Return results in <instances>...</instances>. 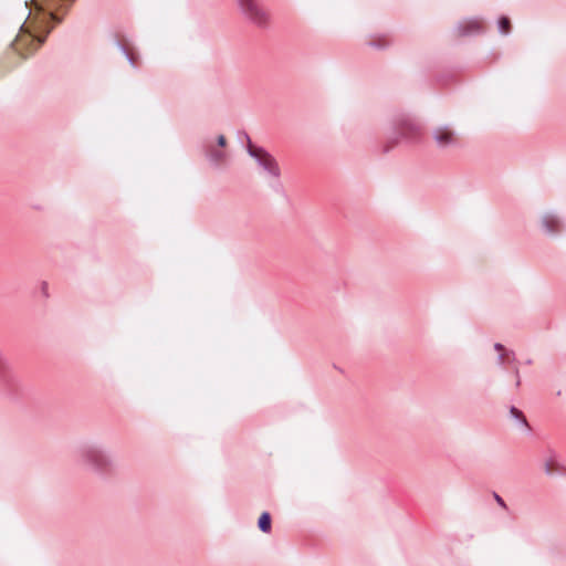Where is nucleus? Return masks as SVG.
<instances>
[{"label": "nucleus", "instance_id": "9d476101", "mask_svg": "<svg viewBox=\"0 0 566 566\" xmlns=\"http://www.w3.org/2000/svg\"><path fill=\"white\" fill-rule=\"evenodd\" d=\"M544 471L547 475L562 474L565 471L564 465L559 461L558 454L549 450L544 463Z\"/></svg>", "mask_w": 566, "mask_h": 566}, {"label": "nucleus", "instance_id": "423d86ee", "mask_svg": "<svg viewBox=\"0 0 566 566\" xmlns=\"http://www.w3.org/2000/svg\"><path fill=\"white\" fill-rule=\"evenodd\" d=\"M541 230L549 237H556L563 231V220L554 211H547L541 217Z\"/></svg>", "mask_w": 566, "mask_h": 566}, {"label": "nucleus", "instance_id": "f03ea898", "mask_svg": "<svg viewBox=\"0 0 566 566\" xmlns=\"http://www.w3.org/2000/svg\"><path fill=\"white\" fill-rule=\"evenodd\" d=\"M247 140V153L254 159L258 167L270 179V185L275 192L283 191L281 184V168L275 157L269 153L264 147L253 145L250 136L243 133Z\"/></svg>", "mask_w": 566, "mask_h": 566}, {"label": "nucleus", "instance_id": "ddd939ff", "mask_svg": "<svg viewBox=\"0 0 566 566\" xmlns=\"http://www.w3.org/2000/svg\"><path fill=\"white\" fill-rule=\"evenodd\" d=\"M510 415L511 417L516 420L521 426H523L524 428L526 429H530V426H528V422L525 418V416L523 415V412L517 409L516 407L512 406L510 408Z\"/></svg>", "mask_w": 566, "mask_h": 566}, {"label": "nucleus", "instance_id": "7ed1b4c3", "mask_svg": "<svg viewBox=\"0 0 566 566\" xmlns=\"http://www.w3.org/2000/svg\"><path fill=\"white\" fill-rule=\"evenodd\" d=\"M421 123L409 114H397L392 119V135L388 138L384 147V153H388L400 140L415 143L421 135Z\"/></svg>", "mask_w": 566, "mask_h": 566}, {"label": "nucleus", "instance_id": "4be33fe9", "mask_svg": "<svg viewBox=\"0 0 566 566\" xmlns=\"http://www.w3.org/2000/svg\"><path fill=\"white\" fill-rule=\"evenodd\" d=\"M494 349L496 352H499V354L505 353V350H507L501 343H495L494 344Z\"/></svg>", "mask_w": 566, "mask_h": 566}, {"label": "nucleus", "instance_id": "39448f33", "mask_svg": "<svg viewBox=\"0 0 566 566\" xmlns=\"http://www.w3.org/2000/svg\"><path fill=\"white\" fill-rule=\"evenodd\" d=\"M431 135L440 150H449L460 145L459 135L450 125L434 127Z\"/></svg>", "mask_w": 566, "mask_h": 566}, {"label": "nucleus", "instance_id": "2eb2a0df", "mask_svg": "<svg viewBox=\"0 0 566 566\" xmlns=\"http://www.w3.org/2000/svg\"><path fill=\"white\" fill-rule=\"evenodd\" d=\"M116 45H117L118 50L125 55V57L127 59L128 63L134 69H136L137 67V63H136V60H135L134 55L132 53H129L128 50L126 49V46L124 44H122L120 42H116Z\"/></svg>", "mask_w": 566, "mask_h": 566}, {"label": "nucleus", "instance_id": "f8f14e48", "mask_svg": "<svg viewBox=\"0 0 566 566\" xmlns=\"http://www.w3.org/2000/svg\"><path fill=\"white\" fill-rule=\"evenodd\" d=\"M258 527L263 533L271 532V515L269 512H263L258 520Z\"/></svg>", "mask_w": 566, "mask_h": 566}, {"label": "nucleus", "instance_id": "9b49d317", "mask_svg": "<svg viewBox=\"0 0 566 566\" xmlns=\"http://www.w3.org/2000/svg\"><path fill=\"white\" fill-rule=\"evenodd\" d=\"M49 24L48 23L46 25H43L41 22H40V25L39 28L40 29H45V32L43 34H40V32H31V30L29 28L25 27V24L23 23L21 27H20V31L21 32H25L27 33V40L30 42V43H33L34 41H38L39 45H41L42 43H44L45 39H46V35L50 33L51 31V28H49Z\"/></svg>", "mask_w": 566, "mask_h": 566}, {"label": "nucleus", "instance_id": "4468645a", "mask_svg": "<svg viewBox=\"0 0 566 566\" xmlns=\"http://www.w3.org/2000/svg\"><path fill=\"white\" fill-rule=\"evenodd\" d=\"M499 32L503 35H507L511 32V21L507 17L503 15L497 20Z\"/></svg>", "mask_w": 566, "mask_h": 566}, {"label": "nucleus", "instance_id": "0eeeda50", "mask_svg": "<svg viewBox=\"0 0 566 566\" xmlns=\"http://www.w3.org/2000/svg\"><path fill=\"white\" fill-rule=\"evenodd\" d=\"M15 382L11 364L0 347V388L4 391H11Z\"/></svg>", "mask_w": 566, "mask_h": 566}, {"label": "nucleus", "instance_id": "f3484780", "mask_svg": "<svg viewBox=\"0 0 566 566\" xmlns=\"http://www.w3.org/2000/svg\"><path fill=\"white\" fill-rule=\"evenodd\" d=\"M493 499L503 510H507V505L500 494L493 492Z\"/></svg>", "mask_w": 566, "mask_h": 566}, {"label": "nucleus", "instance_id": "5701e85b", "mask_svg": "<svg viewBox=\"0 0 566 566\" xmlns=\"http://www.w3.org/2000/svg\"><path fill=\"white\" fill-rule=\"evenodd\" d=\"M526 364H527V365L532 364V360H531V359H527V360H526Z\"/></svg>", "mask_w": 566, "mask_h": 566}, {"label": "nucleus", "instance_id": "aec40b11", "mask_svg": "<svg viewBox=\"0 0 566 566\" xmlns=\"http://www.w3.org/2000/svg\"><path fill=\"white\" fill-rule=\"evenodd\" d=\"M513 374L515 376V387L518 388L521 386V376L517 367L513 369Z\"/></svg>", "mask_w": 566, "mask_h": 566}, {"label": "nucleus", "instance_id": "dca6fc26", "mask_svg": "<svg viewBox=\"0 0 566 566\" xmlns=\"http://www.w3.org/2000/svg\"><path fill=\"white\" fill-rule=\"evenodd\" d=\"M369 45L371 48H375V49H378V50H381V49H386L390 45V41L387 40L386 38H380V39H377V40H373L369 42Z\"/></svg>", "mask_w": 566, "mask_h": 566}, {"label": "nucleus", "instance_id": "412c9836", "mask_svg": "<svg viewBox=\"0 0 566 566\" xmlns=\"http://www.w3.org/2000/svg\"><path fill=\"white\" fill-rule=\"evenodd\" d=\"M505 356H506L505 353L499 354L497 359H496V363L499 366H504L506 364Z\"/></svg>", "mask_w": 566, "mask_h": 566}, {"label": "nucleus", "instance_id": "6ab92c4d", "mask_svg": "<svg viewBox=\"0 0 566 566\" xmlns=\"http://www.w3.org/2000/svg\"><path fill=\"white\" fill-rule=\"evenodd\" d=\"M217 146L220 148H224L227 146V139L223 135H219L217 137Z\"/></svg>", "mask_w": 566, "mask_h": 566}, {"label": "nucleus", "instance_id": "f257e3e1", "mask_svg": "<svg viewBox=\"0 0 566 566\" xmlns=\"http://www.w3.org/2000/svg\"><path fill=\"white\" fill-rule=\"evenodd\" d=\"M73 460L80 468L99 476L111 474L116 468L111 452L103 444L95 441L80 443L73 451Z\"/></svg>", "mask_w": 566, "mask_h": 566}, {"label": "nucleus", "instance_id": "20e7f679", "mask_svg": "<svg viewBox=\"0 0 566 566\" xmlns=\"http://www.w3.org/2000/svg\"><path fill=\"white\" fill-rule=\"evenodd\" d=\"M240 13L245 20L259 28H266L270 23V14L263 8L260 0H235Z\"/></svg>", "mask_w": 566, "mask_h": 566}, {"label": "nucleus", "instance_id": "6e6552de", "mask_svg": "<svg viewBox=\"0 0 566 566\" xmlns=\"http://www.w3.org/2000/svg\"><path fill=\"white\" fill-rule=\"evenodd\" d=\"M482 23L476 18L464 19L460 21L455 27V31L460 36L479 34L482 32Z\"/></svg>", "mask_w": 566, "mask_h": 566}, {"label": "nucleus", "instance_id": "a211bd4d", "mask_svg": "<svg viewBox=\"0 0 566 566\" xmlns=\"http://www.w3.org/2000/svg\"><path fill=\"white\" fill-rule=\"evenodd\" d=\"M505 355L506 363H514L516 360V355L513 350H505Z\"/></svg>", "mask_w": 566, "mask_h": 566}, {"label": "nucleus", "instance_id": "1a4fd4ad", "mask_svg": "<svg viewBox=\"0 0 566 566\" xmlns=\"http://www.w3.org/2000/svg\"><path fill=\"white\" fill-rule=\"evenodd\" d=\"M203 153L209 164L214 168H219L228 159L227 153L212 144H205Z\"/></svg>", "mask_w": 566, "mask_h": 566}]
</instances>
